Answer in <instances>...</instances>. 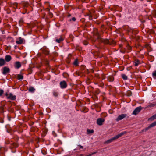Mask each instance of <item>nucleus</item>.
Listing matches in <instances>:
<instances>
[{
  "label": "nucleus",
  "instance_id": "nucleus-1",
  "mask_svg": "<svg viewBox=\"0 0 156 156\" xmlns=\"http://www.w3.org/2000/svg\"><path fill=\"white\" fill-rule=\"evenodd\" d=\"M5 95L8 99L12 100H15L16 99V96L13 95L11 93L7 92L5 94Z\"/></svg>",
  "mask_w": 156,
  "mask_h": 156
},
{
  "label": "nucleus",
  "instance_id": "nucleus-2",
  "mask_svg": "<svg viewBox=\"0 0 156 156\" xmlns=\"http://www.w3.org/2000/svg\"><path fill=\"white\" fill-rule=\"evenodd\" d=\"M142 109L141 106H139L136 108L133 112V114L134 115H136Z\"/></svg>",
  "mask_w": 156,
  "mask_h": 156
},
{
  "label": "nucleus",
  "instance_id": "nucleus-3",
  "mask_svg": "<svg viewBox=\"0 0 156 156\" xmlns=\"http://www.w3.org/2000/svg\"><path fill=\"white\" fill-rule=\"evenodd\" d=\"M127 116V115L126 114H122L119 115L118 117L116 119V121H118L119 120H122L123 118L126 117Z\"/></svg>",
  "mask_w": 156,
  "mask_h": 156
},
{
  "label": "nucleus",
  "instance_id": "nucleus-4",
  "mask_svg": "<svg viewBox=\"0 0 156 156\" xmlns=\"http://www.w3.org/2000/svg\"><path fill=\"white\" fill-rule=\"evenodd\" d=\"M60 87L62 89L65 88L67 86V83L65 81H62L60 83Z\"/></svg>",
  "mask_w": 156,
  "mask_h": 156
},
{
  "label": "nucleus",
  "instance_id": "nucleus-5",
  "mask_svg": "<svg viewBox=\"0 0 156 156\" xmlns=\"http://www.w3.org/2000/svg\"><path fill=\"white\" fill-rule=\"evenodd\" d=\"M105 121V119L103 118H98L97 120V124L99 126H101L103 124Z\"/></svg>",
  "mask_w": 156,
  "mask_h": 156
},
{
  "label": "nucleus",
  "instance_id": "nucleus-6",
  "mask_svg": "<svg viewBox=\"0 0 156 156\" xmlns=\"http://www.w3.org/2000/svg\"><path fill=\"white\" fill-rule=\"evenodd\" d=\"M3 71L2 72V73L3 74H5L6 73H8L10 71V69L9 68L6 67H4L3 68Z\"/></svg>",
  "mask_w": 156,
  "mask_h": 156
},
{
  "label": "nucleus",
  "instance_id": "nucleus-7",
  "mask_svg": "<svg viewBox=\"0 0 156 156\" xmlns=\"http://www.w3.org/2000/svg\"><path fill=\"white\" fill-rule=\"evenodd\" d=\"M5 62L3 58H0V66H2L5 64Z\"/></svg>",
  "mask_w": 156,
  "mask_h": 156
},
{
  "label": "nucleus",
  "instance_id": "nucleus-8",
  "mask_svg": "<svg viewBox=\"0 0 156 156\" xmlns=\"http://www.w3.org/2000/svg\"><path fill=\"white\" fill-rule=\"evenodd\" d=\"M11 58H12L11 56L7 55L5 56V59L6 62H8L11 60Z\"/></svg>",
  "mask_w": 156,
  "mask_h": 156
},
{
  "label": "nucleus",
  "instance_id": "nucleus-9",
  "mask_svg": "<svg viewBox=\"0 0 156 156\" xmlns=\"http://www.w3.org/2000/svg\"><path fill=\"white\" fill-rule=\"evenodd\" d=\"M15 66L17 69L19 68L21 66L20 63L19 61L16 62H15Z\"/></svg>",
  "mask_w": 156,
  "mask_h": 156
},
{
  "label": "nucleus",
  "instance_id": "nucleus-10",
  "mask_svg": "<svg viewBox=\"0 0 156 156\" xmlns=\"http://www.w3.org/2000/svg\"><path fill=\"white\" fill-rule=\"evenodd\" d=\"M19 40L16 41V43L18 44H21L23 42V40L21 37H19Z\"/></svg>",
  "mask_w": 156,
  "mask_h": 156
},
{
  "label": "nucleus",
  "instance_id": "nucleus-11",
  "mask_svg": "<svg viewBox=\"0 0 156 156\" xmlns=\"http://www.w3.org/2000/svg\"><path fill=\"white\" fill-rule=\"evenodd\" d=\"M64 40V38L62 37H60V38L56 39V42L59 43L62 41H63Z\"/></svg>",
  "mask_w": 156,
  "mask_h": 156
},
{
  "label": "nucleus",
  "instance_id": "nucleus-12",
  "mask_svg": "<svg viewBox=\"0 0 156 156\" xmlns=\"http://www.w3.org/2000/svg\"><path fill=\"white\" fill-rule=\"evenodd\" d=\"M114 140L113 137H112V138L108 140L107 141H106V143H110L112 141H113Z\"/></svg>",
  "mask_w": 156,
  "mask_h": 156
},
{
  "label": "nucleus",
  "instance_id": "nucleus-13",
  "mask_svg": "<svg viewBox=\"0 0 156 156\" xmlns=\"http://www.w3.org/2000/svg\"><path fill=\"white\" fill-rule=\"evenodd\" d=\"M122 78L124 80H126L127 79V77L126 75L125 74H122L121 75Z\"/></svg>",
  "mask_w": 156,
  "mask_h": 156
},
{
  "label": "nucleus",
  "instance_id": "nucleus-14",
  "mask_svg": "<svg viewBox=\"0 0 156 156\" xmlns=\"http://www.w3.org/2000/svg\"><path fill=\"white\" fill-rule=\"evenodd\" d=\"M28 90L29 91L33 92L35 91V89H34L33 87H30Z\"/></svg>",
  "mask_w": 156,
  "mask_h": 156
},
{
  "label": "nucleus",
  "instance_id": "nucleus-15",
  "mask_svg": "<svg viewBox=\"0 0 156 156\" xmlns=\"http://www.w3.org/2000/svg\"><path fill=\"white\" fill-rule=\"evenodd\" d=\"M156 126V121L155 122L152 123L150 125V127L151 128L154 127L155 126Z\"/></svg>",
  "mask_w": 156,
  "mask_h": 156
},
{
  "label": "nucleus",
  "instance_id": "nucleus-16",
  "mask_svg": "<svg viewBox=\"0 0 156 156\" xmlns=\"http://www.w3.org/2000/svg\"><path fill=\"white\" fill-rule=\"evenodd\" d=\"M17 78L19 80L23 79V76L20 74H18L17 76Z\"/></svg>",
  "mask_w": 156,
  "mask_h": 156
},
{
  "label": "nucleus",
  "instance_id": "nucleus-17",
  "mask_svg": "<svg viewBox=\"0 0 156 156\" xmlns=\"http://www.w3.org/2000/svg\"><path fill=\"white\" fill-rule=\"evenodd\" d=\"M156 105V103H151L150 105H149L147 107H152L155 106Z\"/></svg>",
  "mask_w": 156,
  "mask_h": 156
},
{
  "label": "nucleus",
  "instance_id": "nucleus-18",
  "mask_svg": "<svg viewBox=\"0 0 156 156\" xmlns=\"http://www.w3.org/2000/svg\"><path fill=\"white\" fill-rule=\"evenodd\" d=\"M151 127H150V126H149L148 127L144 129L143 130H142V132H145L149 128Z\"/></svg>",
  "mask_w": 156,
  "mask_h": 156
},
{
  "label": "nucleus",
  "instance_id": "nucleus-19",
  "mask_svg": "<svg viewBox=\"0 0 156 156\" xmlns=\"http://www.w3.org/2000/svg\"><path fill=\"white\" fill-rule=\"evenodd\" d=\"M126 131H124V132H123L120 133L119 134V135L120 136V137L122 136L124 134H126Z\"/></svg>",
  "mask_w": 156,
  "mask_h": 156
},
{
  "label": "nucleus",
  "instance_id": "nucleus-20",
  "mask_svg": "<svg viewBox=\"0 0 156 156\" xmlns=\"http://www.w3.org/2000/svg\"><path fill=\"white\" fill-rule=\"evenodd\" d=\"M114 140L115 139H116L119 137H120V136L119 134L116 135V136H115L114 137H113Z\"/></svg>",
  "mask_w": 156,
  "mask_h": 156
},
{
  "label": "nucleus",
  "instance_id": "nucleus-21",
  "mask_svg": "<svg viewBox=\"0 0 156 156\" xmlns=\"http://www.w3.org/2000/svg\"><path fill=\"white\" fill-rule=\"evenodd\" d=\"M74 65L75 66H77L78 65V61L77 59L75 60L73 63Z\"/></svg>",
  "mask_w": 156,
  "mask_h": 156
},
{
  "label": "nucleus",
  "instance_id": "nucleus-22",
  "mask_svg": "<svg viewBox=\"0 0 156 156\" xmlns=\"http://www.w3.org/2000/svg\"><path fill=\"white\" fill-rule=\"evenodd\" d=\"M87 131L88 133H92L94 132V130H93L88 129Z\"/></svg>",
  "mask_w": 156,
  "mask_h": 156
},
{
  "label": "nucleus",
  "instance_id": "nucleus-23",
  "mask_svg": "<svg viewBox=\"0 0 156 156\" xmlns=\"http://www.w3.org/2000/svg\"><path fill=\"white\" fill-rule=\"evenodd\" d=\"M150 119L153 120L156 119V113L152 116Z\"/></svg>",
  "mask_w": 156,
  "mask_h": 156
},
{
  "label": "nucleus",
  "instance_id": "nucleus-24",
  "mask_svg": "<svg viewBox=\"0 0 156 156\" xmlns=\"http://www.w3.org/2000/svg\"><path fill=\"white\" fill-rule=\"evenodd\" d=\"M152 76H154V77H156V70L154 71L153 72V73H152Z\"/></svg>",
  "mask_w": 156,
  "mask_h": 156
},
{
  "label": "nucleus",
  "instance_id": "nucleus-25",
  "mask_svg": "<svg viewBox=\"0 0 156 156\" xmlns=\"http://www.w3.org/2000/svg\"><path fill=\"white\" fill-rule=\"evenodd\" d=\"M3 93V90L2 89H0V96L2 95Z\"/></svg>",
  "mask_w": 156,
  "mask_h": 156
},
{
  "label": "nucleus",
  "instance_id": "nucleus-26",
  "mask_svg": "<svg viewBox=\"0 0 156 156\" xmlns=\"http://www.w3.org/2000/svg\"><path fill=\"white\" fill-rule=\"evenodd\" d=\"M78 146L79 147V149H83V147L80 145H78Z\"/></svg>",
  "mask_w": 156,
  "mask_h": 156
},
{
  "label": "nucleus",
  "instance_id": "nucleus-27",
  "mask_svg": "<svg viewBox=\"0 0 156 156\" xmlns=\"http://www.w3.org/2000/svg\"><path fill=\"white\" fill-rule=\"evenodd\" d=\"M139 64V62H138V61H137V62H135V64H134V65L135 66H137Z\"/></svg>",
  "mask_w": 156,
  "mask_h": 156
},
{
  "label": "nucleus",
  "instance_id": "nucleus-28",
  "mask_svg": "<svg viewBox=\"0 0 156 156\" xmlns=\"http://www.w3.org/2000/svg\"><path fill=\"white\" fill-rule=\"evenodd\" d=\"M72 20L73 21H74L76 20V19L75 17H73L72 18Z\"/></svg>",
  "mask_w": 156,
  "mask_h": 156
},
{
  "label": "nucleus",
  "instance_id": "nucleus-29",
  "mask_svg": "<svg viewBox=\"0 0 156 156\" xmlns=\"http://www.w3.org/2000/svg\"><path fill=\"white\" fill-rule=\"evenodd\" d=\"M105 43H107V44H109V41L108 40H107L105 42Z\"/></svg>",
  "mask_w": 156,
  "mask_h": 156
},
{
  "label": "nucleus",
  "instance_id": "nucleus-30",
  "mask_svg": "<svg viewBox=\"0 0 156 156\" xmlns=\"http://www.w3.org/2000/svg\"><path fill=\"white\" fill-rule=\"evenodd\" d=\"M15 48H16V46H15Z\"/></svg>",
  "mask_w": 156,
  "mask_h": 156
},
{
  "label": "nucleus",
  "instance_id": "nucleus-31",
  "mask_svg": "<svg viewBox=\"0 0 156 156\" xmlns=\"http://www.w3.org/2000/svg\"><path fill=\"white\" fill-rule=\"evenodd\" d=\"M54 95L55 96H56V95H55V94Z\"/></svg>",
  "mask_w": 156,
  "mask_h": 156
},
{
  "label": "nucleus",
  "instance_id": "nucleus-32",
  "mask_svg": "<svg viewBox=\"0 0 156 156\" xmlns=\"http://www.w3.org/2000/svg\"><path fill=\"white\" fill-rule=\"evenodd\" d=\"M54 95L55 96H56V95H55V94Z\"/></svg>",
  "mask_w": 156,
  "mask_h": 156
},
{
  "label": "nucleus",
  "instance_id": "nucleus-33",
  "mask_svg": "<svg viewBox=\"0 0 156 156\" xmlns=\"http://www.w3.org/2000/svg\"><path fill=\"white\" fill-rule=\"evenodd\" d=\"M112 81H113V79H112Z\"/></svg>",
  "mask_w": 156,
  "mask_h": 156
}]
</instances>
